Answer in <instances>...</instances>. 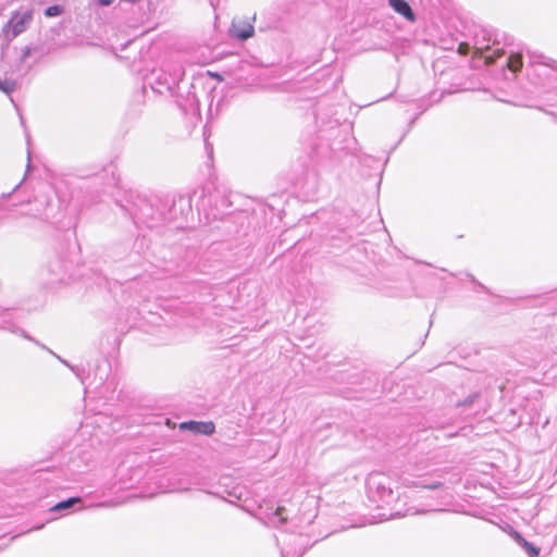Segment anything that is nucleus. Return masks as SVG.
Wrapping results in <instances>:
<instances>
[{
    "mask_svg": "<svg viewBox=\"0 0 557 557\" xmlns=\"http://www.w3.org/2000/svg\"><path fill=\"white\" fill-rule=\"evenodd\" d=\"M369 497L379 505L391 504L394 499L393 490L381 474L371 475L368 481Z\"/></svg>",
    "mask_w": 557,
    "mask_h": 557,
    "instance_id": "obj_1",
    "label": "nucleus"
},
{
    "mask_svg": "<svg viewBox=\"0 0 557 557\" xmlns=\"http://www.w3.org/2000/svg\"><path fill=\"white\" fill-rule=\"evenodd\" d=\"M256 21V14L253 15H242L235 16L232 21V25L228 29V35L232 38L245 41L251 38L255 34L253 23Z\"/></svg>",
    "mask_w": 557,
    "mask_h": 557,
    "instance_id": "obj_2",
    "label": "nucleus"
},
{
    "mask_svg": "<svg viewBox=\"0 0 557 557\" xmlns=\"http://www.w3.org/2000/svg\"><path fill=\"white\" fill-rule=\"evenodd\" d=\"M399 484L404 488H426V490H440L444 487V484L440 481H434L428 484L421 483L410 476H399Z\"/></svg>",
    "mask_w": 557,
    "mask_h": 557,
    "instance_id": "obj_3",
    "label": "nucleus"
},
{
    "mask_svg": "<svg viewBox=\"0 0 557 557\" xmlns=\"http://www.w3.org/2000/svg\"><path fill=\"white\" fill-rule=\"evenodd\" d=\"M181 428L189 430L194 433L205 434V435H211L215 429L214 424L212 422H197V421L184 422V423H182Z\"/></svg>",
    "mask_w": 557,
    "mask_h": 557,
    "instance_id": "obj_4",
    "label": "nucleus"
},
{
    "mask_svg": "<svg viewBox=\"0 0 557 557\" xmlns=\"http://www.w3.org/2000/svg\"><path fill=\"white\" fill-rule=\"evenodd\" d=\"M32 15L29 13H24L22 15H15L11 20V30L12 35L16 37L26 29V25L30 22Z\"/></svg>",
    "mask_w": 557,
    "mask_h": 557,
    "instance_id": "obj_5",
    "label": "nucleus"
},
{
    "mask_svg": "<svg viewBox=\"0 0 557 557\" xmlns=\"http://www.w3.org/2000/svg\"><path fill=\"white\" fill-rule=\"evenodd\" d=\"M388 2H389V5L397 13H399L400 15H403L404 17H406L409 21L414 20V14L407 1H405V0H388Z\"/></svg>",
    "mask_w": 557,
    "mask_h": 557,
    "instance_id": "obj_6",
    "label": "nucleus"
},
{
    "mask_svg": "<svg viewBox=\"0 0 557 557\" xmlns=\"http://www.w3.org/2000/svg\"><path fill=\"white\" fill-rule=\"evenodd\" d=\"M517 543L524 548L527 554L530 557H537L540 554V549L535 547L532 543H529L527 540H524L519 533H516L515 535Z\"/></svg>",
    "mask_w": 557,
    "mask_h": 557,
    "instance_id": "obj_7",
    "label": "nucleus"
},
{
    "mask_svg": "<svg viewBox=\"0 0 557 557\" xmlns=\"http://www.w3.org/2000/svg\"><path fill=\"white\" fill-rule=\"evenodd\" d=\"M81 498L79 497H71L69 499H65V500H62L60 503H58L57 505H54L51 510L53 511H61V510H66V509H70L72 508L75 504H78L81 503Z\"/></svg>",
    "mask_w": 557,
    "mask_h": 557,
    "instance_id": "obj_8",
    "label": "nucleus"
},
{
    "mask_svg": "<svg viewBox=\"0 0 557 557\" xmlns=\"http://www.w3.org/2000/svg\"><path fill=\"white\" fill-rule=\"evenodd\" d=\"M507 66L510 71L517 72L522 66V58L520 54H511L507 60Z\"/></svg>",
    "mask_w": 557,
    "mask_h": 557,
    "instance_id": "obj_9",
    "label": "nucleus"
},
{
    "mask_svg": "<svg viewBox=\"0 0 557 557\" xmlns=\"http://www.w3.org/2000/svg\"><path fill=\"white\" fill-rule=\"evenodd\" d=\"M15 86H16L15 82H13V81H9V79L1 81L0 79V90L7 95L11 94L15 89Z\"/></svg>",
    "mask_w": 557,
    "mask_h": 557,
    "instance_id": "obj_10",
    "label": "nucleus"
},
{
    "mask_svg": "<svg viewBox=\"0 0 557 557\" xmlns=\"http://www.w3.org/2000/svg\"><path fill=\"white\" fill-rule=\"evenodd\" d=\"M62 11L63 10L60 5H51L45 10V15L48 17H53L60 15Z\"/></svg>",
    "mask_w": 557,
    "mask_h": 557,
    "instance_id": "obj_11",
    "label": "nucleus"
},
{
    "mask_svg": "<svg viewBox=\"0 0 557 557\" xmlns=\"http://www.w3.org/2000/svg\"><path fill=\"white\" fill-rule=\"evenodd\" d=\"M283 510H284V508H283V507H278V508L276 509V511H275V516L280 517V522H281V523H284V522L286 521V518H284V517L282 516Z\"/></svg>",
    "mask_w": 557,
    "mask_h": 557,
    "instance_id": "obj_12",
    "label": "nucleus"
},
{
    "mask_svg": "<svg viewBox=\"0 0 557 557\" xmlns=\"http://www.w3.org/2000/svg\"><path fill=\"white\" fill-rule=\"evenodd\" d=\"M13 333H18L21 336L27 338V339H32L24 331L22 330H11Z\"/></svg>",
    "mask_w": 557,
    "mask_h": 557,
    "instance_id": "obj_13",
    "label": "nucleus"
},
{
    "mask_svg": "<svg viewBox=\"0 0 557 557\" xmlns=\"http://www.w3.org/2000/svg\"><path fill=\"white\" fill-rule=\"evenodd\" d=\"M114 0H99V3L101 5H110L113 3Z\"/></svg>",
    "mask_w": 557,
    "mask_h": 557,
    "instance_id": "obj_14",
    "label": "nucleus"
},
{
    "mask_svg": "<svg viewBox=\"0 0 557 557\" xmlns=\"http://www.w3.org/2000/svg\"><path fill=\"white\" fill-rule=\"evenodd\" d=\"M58 359L63 363L65 364L66 367L71 368L72 370H74V368L72 366H70L64 359L58 357Z\"/></svg>",
    "mask_w": 557,
    "mask_h": 557,
    "instance_id": "obj_15",
    "label": "nucleus"
},
{
    "mask_svg": "<svg viewBox=\"0 0 557 557\" xmlns=\"http://www.w3.org/2000/svg\"><path fill=\"white\" fill-rule=\"evenodd\" d=\"M428 511H429V510H416V511H413L412 513H425V512H428Z\"/></svg>",
    "mask_w": 557,
    "mask_h": 557,
    "instance_id": "obj_16",
    "label": "nucleus"
},
{
    "mask_svg": "<svg viewBox=\"0 0 557 557\" xmlns=\"http://www.w3.org/2000/svg\"><path fill=\"white\" fill-rule=\"evenodd\" d=\"M29 48H26L25 52H24V58H26L28 54H29Z\"/></svg>",
    "mask_w": 557,
    "mask_h": 557,
    "instance_id": "obj_17",
    "label": "nucleus"
},
{
    "mask_svg": "<svg viewBox=\"0 0 557 557\" xmlns=\"http://www.w3.org/2000/svg\"><path fill=\"white\" fill-rule=\"evenodd\" d=\"M486 62H487V63H493V62H494V60H493L491 57H486Z\"/></svg>",
    "mask_w": 557,
    "mask_h": 557,
    "instance_id": "obj_18",
    "label": "nucleus"
},
{
    "mask_svg": "<svg viewBox=\"0 0 557 557\" xmlns=\"http://www.w3.org/2000/svg\"><path fill=\"white\" fill-rule=\"evenodd\" d=\"M27 159H28L27 168L29 169V166H30V156L29 154L27 156Z\"/></svg>",
    "mask_w": 557,
    "mask_h": 557,
    "instance_id": "obj_19",
    "label": "nucleus"
},
{
    "mask_svg": "<svg viewBox=\"0 0 557 557\" xmlns=\"http://www.w3.org/2000/svg\"><path fill=\"white\" fill-rule=\"evenodd\" d=\"M97 506L98 507H104V506H107V504L106 503H101V504H98Z\"/></svg>",
    "mask_w": 557,
    "mask_h": 557,
    "instance_id": "obj_20",
    "label": "nucleus"
}]
</instances>
